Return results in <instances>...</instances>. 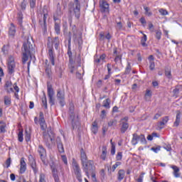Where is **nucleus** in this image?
Instances as JSON below:
<instances>
[{
    "label": "nucleus",
    "mask_w": 182,
    "mask_h": 182,
    "mask_svg": "<svg viewBox=\"0 0 182 182\" xmlns=\"http://www.w3.org/2000/svg\"><path fill=\"white\" fill-rule=\"evenodd\" d=\"M15 60L14 57H9L8 62L9 75H12L15 72Z\"/></svg>",
    "instance_id": "2eb2a0df"
},
{
    "label": "nucleus",
    "mask_w": 182,
    "mask_h": 182,
    "mask_svg": "<svg viewBox=\"0 0 182 182\" xmlns=\"http://www.w3.org/2000/svg\"><path fill=\"white\" fill-rule=\"evenodd\" d=\"M18 19L19 23H22V19H23V15L22 14V13H18Z\"/></svg>",
    "instance_id": "5fc2aeb1"
},
{
    "label": "nucleus",
    "mask_w": 182,
    "mask_h": 182,
    "mask_svg": "<svg viewBox=\"0 0 182 182\" xmlns=\"http://www.w3.org/2000/svg\"><path fill=\"white\" fill-rule=\"evenodd\" d=\"M116 28L118 31H120L123 28V24L120 21L117 22Z\"/></svg>",
    "instance_id": "864d4df0"
},
{
    "label": "nucleus",
    "mask_w": 182,
    "mask_h": 182,
    "mask_svg": "<svg viewBox=\"0 0 182 182\" xmlns=\"http://www.w3.org/2000/svg\"><path fill=\"white\" fill-rule=\"evenodd\" d=\"M171 168L173 170L174 177H176V178H178V177H180V168H178V167L176 166H173Z\"/></svg>",
    "instance_id": "cd10ccee"
},
{
    "label": "nucleus",
    "mask_w": 182,
    "mask_h": 182,
    "mask_svg": "<svg viewBox=\"0 0 182 182\" xmlns=\"http://www.w3.org/2000/svg\"><path fill=\"white\" fill-rule=\"evenodd\" d=\"M139 140H140L142 144H146L147 143L146 137L144 136V134L138 135L136 133L133 134L132 144L133 146H136V144L139 143Z\"/></svg>",
    "instance_id": "6e6552de"
},
{
    "label": "nucleus",
    "mask_w": 182,
    "mask_h": 182,
    "mask_svg": "<svg viewBox=\"0 0 182 182\" xmlns=\"http://www.w3.org/2000/svg\"><path fill=\"white\" fill-rule=\"evenodd\" d=\"M146 41H147V36H146V34H144V36L141 40V45H142V46L144 47L147 46V44L146 43Z\"/></svg>",
    "instance_id": "e433bc0d"
},
{
    "label": "nucleus",
    "mask_w": 182,
    "mask_h": 182,
    "mask_svg": "<svg viewBox=\"0 0 182 182\" xmlns=\"http://www.w3.org/2000/svg\"><path fill=\"white\" fill-rule=\"evenodd\" d=\"M69 9L70 12L73 11L75 18H77V19L80 18V1H79V0L71 1L69 4Z\"/></svg>",
    "instance_id": "39448f33"
},
{
    "label": "nucleus",
    "mask_w": 182,
    "mask_h": 182,
    "mask_svg": "<svg viewBox=\"0 0 182 182\" xmlns=\"http://www.w3.org/2000/svg\"><path fill=\"white\" fill-rule=\"evenodd\" d=\"M35 53V48H33V41L31 38H27L23 43L22 48V63L25 65L28 62L29 57L32 58V54Z\"/></svg>",
    "instance_id": "f257e3e1"
},
{
    "label": "nucleus",
    "mask_w": 182,
    "mask_h": 182,
    "mask_svg": "<svg viewBox=\"0 0 182 182\" xmlns=\"http://www.w3.org/2000/svg\"><path fill=\"white\" fill-rule=\"evenodd\" d=\"M50 134H49V131L48 133L46 132H43V141L46 143V146H50V143L55 140L53 132H50Z\"/></svg>",
    "instance_id": "9d476101"
},
{
    "label": "nucleus",
    "mask_w": 182,
    "mask_h": 182,
    "mask_svg": "<svg viewBox=\"0 0 182 182\" xmlns=\"http://www.w3.org/2000/svg\"><path fill=\"white\" fill-rule=\"evenodd\" d=\"M159 14H161V15H163V16L168 15V12L167 11V10L164 9H160Z\"/></svg>",
    "instance_id": "de8ad7c7"
},
{
    "label": "nucleus",
    "mask_w": 182,
    "mask_h": 182,
    "mask_svg": "<svg viewBox=\"0 0 182 182\" xmlns=\"http://www.w3.org/2000/svg\"><path fill=\"white\" fill-rule=\"evenodd\" d=\"M56 97L59 101L60 106L63 107V106L66 105V102H65V90L60 88L58 89Z\"/></svg>",
    "instance_id": "1a4fd4ad"
},
{
    "label": "nucleus",
    "mask_w": 182,
    "mask_h": 182,
    "mask_svg": "<svg viewBox=\"0 0 182 182\" xmlns=\"http://www.w3.org/2000/svg\"><path fill=\"white\" fill-rule=\"evenodd\" d=\"M80 160L82 164L90 161L89 159H87V155H86V152L83 149H81L80 150Z\"/></svg>",
    "instance_id": "aec40b11"
},
{
    "label": "nucleus",
    "mask_w": 182,
    "mask_h": 182,
    "mask_svg": "<svg viewBox=\"0 0 182 182\" xmlns=\"http://www.w3.org/2000/svg\"><path fill=\"white\" fill-rule=\"evenodd\" d=\"M53 45L55 49L58 50V49H59V46L60 45V41L59 40V37H55L53 38L48 37L47 43L49 60L50 62H51L53 66H55V54L53 53Z\"/></svg>",
    "instance_id": "f03ea898"
},
{
    "label": "nucleus",
    "mask_w": 182,
    "mask_h": 182,
    "mask_svg": "<svg viewBox=\"0 0 182 182\" xmlns=\"http://www.w3.org/2000/svg\"><path fill=\"white\" fill-rule=\"evenodd\" d=\"M75 107L73 106L70 107V119L69 122H70L72 124L73 129H77V126L80 124L79 122V115L77 113L74 112Z\"/></svg>",
    "instance_id": "20e7f679"
},
{
    "label": "nucleus",
    "mask_w": 182,
    "mask_h": 182,
    "mask_svg": "<svg viewBox=\"0 0 182 182\" xmlns=\"http://www.w3.org/2000/svg\"><path fill=\"white\" fill-rule=\"evenodd\" d=\"M102 154L100 155V159L102 160H106V157L107 156V147L106 146H103L102 149Z\"/></svg>",
    "instance_id": "393cba45"
},
{
    "label": "nucleus",
    "mask_w": 182,
    "mask_h": 182,
    "mask_svg": "<svg viewBox=\"0 0 182 182\" xmlns=\"http://www.w3.org/2000/svg\"><path fill=\"white\" fill-rule=\"evenodd\" d=\"M125 173L126 172L123 169H120L118 171L117 178H118L119 181H122V180H123V178H124Z\"/></svg>",
    "instance_id": "c85d7f7f"
},
{
    "label": "nucleus",
    "mask_w": 182,
    "mask_h": 182,
    "mask_svg": "<svg viewBox=\"0 0 182 182\" xmlns=\"http://www.w3.org/2000/svg\"><path fill=\"white\" fill-rule=\"evenodd\" d=\"M115 154H116V146L114 144H112L111 148V154L112 156H114Z\"/></svg>",
    "instance_id": "603ef678"
},
{
    "label": "nucleus",
    "mask_w": 182,
    "mask_h": 182,
    "mask_svg": "<svg viewBox=\"0 0 182 182\" xmlns=\"http://www.w3.org/2000/svg\"><path fill=\"white\" fill-rule=\"evenodd\" d=\"M119 166H122V162H116L115 164L112 166V167L107 166V170L109 174H112V173H114V171L116 170L117 168L119 167Z\"/></svg>",
    "instance_id": "4be33fe9"
},
{
    "label": "nucleus",
    "mask_w": 182,
    "mask_h": 182,
    "mask_svg": "<svg viewBox=\"0 0 182 182\" xmlns=\"http://www.w3.org/2000/svg\"><path fill=\"white\" fill-rule=\"evenodd\" d=\"M144 9L145 11V15H147V16H151V15H153V13L150 11V9H149V7L144 6Z\"/></svg>",
    "instance_id": "58836bf2"
},
{
    "label": "nucleus",
    "mask_w": 182,
    "mask_h": 182,
    "mask_svg": "<svg viewBox=\"0 0 182 182\" xmlns=\"http://www.w3.org/2000/svg\"><path fill=\"white\" fill-rule=\"evenodd\" d=\"M97 130H99V128L97 127V122L95 121L92 123V132L94 134H96V133H97Z\"/></svg>",
    "instance_id": "473e14b6"
},
{
    "label": "nucleus",
    "mask_w": 182,
    "mask_h": 182,
    "mask_svg": "<svg viewBox=\"0 0 182 182\" xmlns=\"http://www.w3.org/2000/svg\"><path fill=\"white\" fill-rule=\"evenodd\" d=\"M4 90L6 92H7V93H11V92L14 93V92H15L12 87V82L11 80L6 81L4 85Z\"/></svg>",
    "instance_id": "6ab92c4d"
},
{
    "label": "nucleus",
    "mask_w": 182,
    "mask_h": 182,
    "mask_svg": "<svg viewBox=\"0 0 182 182\" xmlns=\"http://www.w3.org/2000/svg\"><path fill=\"white\" fill-rule=\"evenodd\" d=\"M39 122L41 130H43V132H46V128L48 127V125H46L45 119H39Z\"/></svg>",
    "instance_id": "a878e982"
},
{
    "label": "nucleus",
    "mask_w": 182,
    "mask_h": 182,
    "mask_svg": "<svg viewBox=\"0 0 182 182\" xmlns=\"http://www.w3.org/2000/svg\"><path fill=\"white\" fill-rule=\"evenodd\" d=\"M57 146H58V151L60 153L65 152V149L63 148V144H62L61 141H57Z\"/></svg>",
    "instance_id": "2f4dec72"
},
{
    "label": "nucleus",
    "mask_w": 182,
    "mask_h": 182,
    "mask_svg": "<svg viewBox=\"0 0 182 182\" xmlns=\"http://www.w3.org/2000/svg\"><path fill=\"white\" fill-rule=\"evenodd\" d=\"M56 14L58 15V16H60V15H62V8L60 7V4H57V10H56Z\"/></svg>",
    "instance_id": "ea45409f"
},
{
    "label": "nucleus",
    "mask_w": 182,
    "mask_h": 182,
    "mask_svg": "<svg viewBox=\"0 0 182 182\" xmlns=\"http://www.w3.org/2000/svg\"><path fill=\"white\" fill-rule=\"evenodd\" d=\"M73 168L77 180L79 182H82V170L80 166H79V164L75 159L73 161Z\"/></svg>",
    "instance_id": "0eeeda50"
},
{
    "label": "nucleus",
    "mask_w": 182,
    "mask_h": 182,
    "mask_svg": "<svg viewBox=\"0 0 182 182\" xmlns=\"http://www.w3.org/2000/svg\"><path fill=\"white\" fill-rule=\"evenodd\" d=\"M38 152L40 154V157L46 166H48V161L46 160V150L43 148V146L39 145L38 149Z\"/></svg>",
    "instance_id": "f8f14e48"
},
{
    "label": "nucleus",
    "mask_w": 182,
    "mask_h": 182,
    "mask_svg": "<svg viewBox=\"0 0 182 182\" xmlns=\"http://www.w3.org/2000/svg\"><path fill=\"white\" fill-rule=\"evenodd\" d=\"M114 62L117 63V62H122V55H117L114 58Z\"/></svg>",
    "instance_id": "bf43d9fd"
},
{
    "label": "nucleus",
    "mask_w": 182,
    "mask_h": 182,
    "mask_svg": "<svg viewBox=\"0 0 182 182\" xmlns=\"http://www.w3.org/2000/svg\"><path fill=\"white\" fill-rule=\"evenodd\" d=\"M130 72H132V65H130V63H128L126 67V69H125L124 74L129 75V73H130Z\"/></svg>",
    "instance_id": "4c0bfd02"
},
{
    "label": "nucleus",
    "mask_w": 182,
    "mask_h": 182,
    "mask_svg": "<svg viewBox=\"0 0 182 182\" xmlns=\"http://www.w3.org/2000/svg\"><path fill=\"white\" fill-rule=\"evenodd\" d=\"M51 168L55 182H60L59 180V176H58V170L55 167H51Z\"/></svg>",
    "instance_id": "b1692460"
},
{
    "label": "nucleus",
    "mask_w": 182,
    "mask_h": 182,
    "mask_svg": "<svg viewBox=\"0 0 182 182\" xmlns=\"http://www.w3.org/2000/svg\"><path fill=\"white\" fill-rule=\"evenodd\" d=\"M45 178H46L45 174L44 173H41L40 174L39 182H46V180Z\"/></svg>",
    "instance_id": "8fccbe9b"
},
{
    "label": "nucleus",
    "mask_w": 182,
    "mask_h": 182,
    "mask_svg": "<svg viewBox=\"0 0 182 182\" xmlns=\"http://www.w3.org/2000/svg\"><path fill=\"white\" fill-rule=\"evenodd\" d=\"M48 6H44L38 14L39 24L44 32H46L47 29L46 19H48Z\"/></svg>",
    "instance_id": "7ed1b4c3"
},
{
    "label": "nucleus",
    "mask_w": 182,
    "mask_h": 182,
    "mask_svg": "<svg viewBox=\"0 0 182 182\" xmlns=\"http://www.w3.org/2000/svg\"><path fill=\"white\" fill-rule=\"evenodd\" d=\"M100 6L102 12H109V4L106 1L101 0L100 1Z\"/></svg>",
    "instance_id": "a211bd4d"
},
{
    "label": "nucleus",
    "mask_w": 182,
    "mask_h": 182,
    "mask_svg": "<svg viewBox=\"0 0 182 182\" xmlns=\"http://www.w3.org/2000/svg\"><path fill=\"white\" fill-rule=\"evenodd\" d=\"M6 127V124L4 122H0V132L1 133H5L6 132V129H5Z\"/></svg>",
    "instance_id": "72a5a7b5"
},
{
    "label": "nucleus",
    "mask_w": 182,
    "mask_h": 182,
    "mask_svg": "<svg viewBox=\"0 0 182 182\" xmlns=\"http://www.w3.org/2000/svg\"><path fill=\"white\" fill-rule=\"evenodd\" d=\"M117 124V120L116 119H111L108 122V126L112 127V126H116Z\"/></svg>",
    "instance_id": "a19ab883"
},
{
    "label": "nucleus",
    "mask_w": 182,
    "mask_h": 182,
    "mask_svg": "<svg viewBox=\"0 0 182 182\" xmlns=\"http://www.w3.org/2000/svg\"><path fill=\"white\" fill-rule=\"evenodd\" d=\"M91 176L92 178L93 182H97V179H96V173L94 172L91 173Z\"/></svg>",
    "instance_id": "052dcab7"
},
{
    "label": "nucleus",
    "mask_w": 182,
    "mask_h": 182,
    "mask_svg": "<svg viewBox=\"0 0 182 182\" xmlns=\"http://www.w3.org/2000/svg\"><path fill=\"white\" fill-rule=\"evenodd\" d=\"M82 170L85 171L87 177H90V173H94L96 170V167L93 166V161L90 160L84 164H82Z\"/></svg>",
    "instance_id": "423d86ee"
},
{
    "label": "nucleus",
    "mask_w": 182,
    "mask_h": 182,
    "mask_svg": "<svg viewBox=\"0 0 182 182\" xmlns=\"http://www.w3.org/2000/svg\"><path fill=\"white\" fill-rule=\"evenodd\" d=\"M144 176V173L142 172L141 175L139 176V178L137 179L138 182H143V177Z\"/></svg>",
    "instance_id": "69168bd1"
},
{
    "label": "nucleus",
    "mask_w": 182,
    "mask_h": 182,
    "mask_svg": "<svg viewBox=\"0 0 182 182\" xmlns=\"http://www.w3.org/2000/svg\"><path fill=\"white\" fill-rule=\"evenodd\" d=\"M61 159H62V161H63L64 164H68V158H66V156L62 155Z\"/></svg>",
    "instance_id": "e2e57ef3"
},
{
    "label": "nucleus",
    "mask_w": 182,
    "mask_h": 182,
    "mask_svg": "<svg viewBox=\"0 0 182 182\" xmlns=\"http://www.w3.org/2000/svg\"><path fill=\"white\" fill-rule=\"evenodd\" d=\"M123 158V154L122 152H118L116 156V160L119 161Z\"/></svg>",
    "instance_id": "09e8293b"
},
{
    "label": "nucleus",
    "mask_w": 182,
    "mask_h": 182,
    "mask_svg": "<svg viewBox=\"0 0 182 182\" xmlns=\"http://www.w3.org/2000/svg\"><path fill=\"white\" fill-rule=\"evenodd\" d=\"M162 122L166 124L167 122H168V117L166 116L162 119Z\"/></svg>",
    "instance_id": "774afa93"
},
{
    "label": "nucleus",
    "mask_w": 182,
    "mask_h": 182,
    "mask_svg": "<svg viewBox=\"0 0 182 182\" xmlns=\"http://www.w3.org/2000/svg\"><path fill=\"white\" fill-rule=\"evenodd\" d=\"M42 103L45 107V109H48V101L46 100V95L44 94V97L42 98Z\"/></svg>",
    "instance_id": "37998d69"
},
{
    "label": "nucleus",
    "mask_w": 182,
    "mask_h": 182,
    "mask_svg": "<svg viewBox=\"0 0 182 182\" xmlns=\"http://www.w3.org/2000/svg\"><path fill=\"white\" fill-rule=\"evenodd\" d=\"M73 39L76 41V39L78 41V45L80 46L82 43V33L77 31V28H76V26H73Z\"/></svg>",
    "instance_id": "ddd939ff"
},
{
    "label": "nucleus",
    "mask_w": 182,
    "mask_h": 182,
    "mask_svg": "<svg viewBox=\"0 0 182 182\" xmlns=\"http://www.w3.org/2000/svg\"><path fill=\"white\" fill-rule=\"evenodd\" d=\"M11 163V158L7 159V160H6V162H5V164H6V168H8L9 167H10Z\"/></svg>",
    "instance_id": "6e6d98bb"
},
{
    "label": "nucleus",
    "mask_w": 182,
    "mask_h": 182,
    "mask_svg": "<svg viewBox=\"0 0 182 182\" xmlns=\"http://www.w3.org/2000/svg\"><path fill=\"white\" fill-rule=\"evenodd\" d=\"M160 149L161 147L160 146H157V147H152L151 149V150H152V151H154V153H157L158 151H160Z\"/></svg>",
    "instance_id": "0e129e2a"
},
{
    "label": "nucleus",
    "mask_w": 182,
    "mask_h": 182,
    "mask_svg": "<svg viewBox=\"0 0 182 182\" xmlns=\"http://www.w3.org/2000/svg\"><path fill=\"white\" fill-rule=\"evenodd\" d=\"M181 119V112H180V110H177L176 121L174 122V124H173L174 126H176V127H178V125L180 124Z\"/></svg>",
    "instance_id": "5701e85b"
},
{
    "label": "nucleus",
    "mask_w": 182,
    "mask_h": 182,
    "mask_svg": "<svg viewBox=\"0 0 182 182\" xmlns=\"http://www.w3.org/2000/svg\"><path fill=\"white\" fill-rule=\"evenodd\" d=\"M36 4V0H30L31 8H35Z\"/></svg>",
    "instance_id": "680f3d73"
},
{
    "label": "nucleus",
    "mask_w": 182,
    "mask_h": 182,
    "mask_svg": "<svg viewBox=\"0 0 182 182\" xmlns=\"http://www.w3.org/2000/svg\"><path fill=\"white\" fill-rule=\"evenodd\" d=\"M68 55L70 59L69 68H70L71 73H73L76 70V65H75V61L73 60V57L72 56V50H70V46H68Z\"/></svg>",
    "instance_id": "4468645a"
},
{
    "label": "nucleus",
    "mask_w": 182,
    "mask_h": 182,
    "mask_svg": "<svg viewBox=\"0 0 182 182\" xmlns=\"http://www.w3.org/2000/svg\"><path fill=\"white\" fill-rule=\"evenodd\" d=\"M47 92H48V96L49 98V103L51 105V106H53L55 105V90H53V87H52V85H47Z\"/></svg>",
    "instance_id": "9b49d317"
},
{
    "label": "nucleus",
    "mask_w": 182,
    "mask_h": 182,
    "mask_svg": "<svg viewBox=\"0 0 182 182\" xmlns=\"http://www.w3.org/2000/svg\"><path fill=\"white\" fill-rule=\"evenodd\" d=\"M9 33L11 36H14L15 35V33H16V30L15 29V26H14V23L11 24V27L9 28Z\"/></svg>",
    "instance_id": "7c9ffc66"
},
{
    "label": "nucleus",
    "mask_w": 182,
    "mask_h": 182,
    "mask_svg": "<svg viewBox=\"0 0 182 182\" xmlns=\"http://www.w3.org/2000/svg\"><path fill=\"white\" fill-rule=\"evenodd\" d=\"M103 107H106V109H110V100L109 98L103 102Z\"/></svg>",
    "instance_id": "c9c22d12"
},
{
    "label": "nucleus",
    "mask_w": 182,
    "mask_h": 182,
    "mask_svg": "<svg viewBox=\"0 0 182 182\" xmlns=\"http://www.w3.org/2000/svg\"><path fill=\"white\" fill-rule=\"evenodd\" d=\"M20 165V173L23 174V173L26 171V162H25V159L23 158L21 159Z\"/></svg>",
    "instance_id": "412c9836"
},
{
    "label": "nucleus",
    "mask_w": 182,
    "mask_h": 182,
    "mask_svg": "<svg viewBox=\"0 0 182 182\" xmlns=\"http://www.w3.org/2000/svg\"><path fill=\"white\" fill-rule=\"evenodd\" d=\"M18 141L22 143L23 141V133L22 132H19L18 134Z\"/></svg>",
    "instance_id": "c03bdc74"
},
{
    "label": "nucleus",
    "mask_w": 182,
    "mask_h": 182,
    "mask_svg": "<svg viewBox=\"0 0 182 182\" xmlns=\"http://www.w3.org/2000/svg\"><path fill=\"white\" fill-rule=\"evenodd\" d=\"M21 6L23 11H25L26 9V1H25V0H23V2H21Z\"/></svg>",
    "instance_id": "4d7b16f0"
},
{
    "label": "nucleus",
    "mask_w": 182,
    "mask_h": 182,
    "mask_svg": "<svg viewBox=\"0 0 182 182\" xmlns=\"http://www.w3.org/2000/svg\"><path fill=\"white\" fill-rule=\"evenodd\" d=\"M11 103V97L8 95L4 96V105L6 106H10Z\"/></svg>",
    "instance_id": "f704fd0d"
},
{
    "label": "nucleus",
    "mask_w": 182,
    "mask_h": 182,
    "mask_svg": "<svg viewBox=\"0 0 182 182\" xmlns=\"http://www.w3.org/2000/svg\"><path fill=\"white\" fill-rule=\"evenodd\" d=\"M13 87H14V90L16 91V92L14 93L15 97H16V99H19V95H18V93H19V87H18V85L16 84V82H15L13 85Z\"/></svg>",
    "instance_id": "c756f323"
},
{
    "label": "nucleus",
    "mask_w": 182,
    "mask_h": 182,
    "mask_svg": "<svg viewBox=\"0 0 182 182\" xmlns=\"http://www.w3.org/2000/svg\"><path fill=\"white\" fill-rule=\"evenodd\" d=\"M54 29L57 35H60V21L55 23Z\"/></svg>",
    "instance_id": "bb28decb"
},
{
    "label": "nucleus",
    "mask_w": 182,
    "mask_h": 182,
    "mask_svg": "<svg viewBox=\"0 0 182 182\" xmlns=\"http://www.w3.org/2000/svg\"><path fill=\"white\" fill-rule=\"evenodd\" d=\"M156 39H158V41H160V39H161V31L158 30L156 31Z\"/></svg>",
    "instance_id": "49530a36"
},
{
    "label": "nucleus",
    "mask_w": 182,
    "mask_h": 182,
    "mask_svg": "<svg viewBox=\"0 0 182 182\" xmlns=\"http://www.w3.org/2000/svg\"><path fill=\"white\" fill-rule=\"evenodd\" d=\"M164 124H166L164 122H163L162 121L160 122L159 123H158V127L159 129H161L164 127Z\"/></svg>",
    "instance_id": "338daca9"
},
{
    "label": "nucleus",
    "mask_w": 182,
    "mask_h": 182,
    "mask_svg": "<svg viewBox=\"0 0 182 182\" xmlns=\"http://www.w3.org/2000/svg\"><path fill=\"white\" fill-rule=\"evenodd\" d=\"M25 133H26V135H25L26 141H31V132H28V130H26Z\"/></svg>",
    "instance_id": "79ce46f5"
},
{
    "label": "nucleus",
    "mask_w": 182,
    "mask_h": 182,
    "mask_svg": "<svg viewBox=\"0 0 182 182\" xmlns=\"http://www.w3.org/2000/svg\"><path fill=\"white\" fill-rule=\"evenodd\" d=\"M28 161L31 167L34 171V173L36 174L38 173V167H36V161H35V158L32 155L28 156Z\"/></svg>",
    "instance_id": "f3484780"
},
{
    "label": "nucleus",
    "mask_w": 182,
    "mask_h": 182,
    "mask_svg": "<svg viewBox=\"0 0 182 182\" xmlns=\"http://www.w3.org/2000/svg\"><path fill=\"white\" fill-rule=\"evenodd\" d=\"M150 65H149V69L151 70H154V68L156 67V65H154V61H150Z\"/></svg>",
    "instance_id": "13d9d810"
},
{
    "label": "nucleus",
    "mask_w": 182,
    "mask_h": 182,
    "mask_svg": "<svg viewBox=\"0 0 182 182\" xmlns=\"http://www.w3.org/2000/svg\"><path fill=\"white\" fill-rule=\"evenodd\" d=\"M129 120V117H125L121 119V133L124 134L127 132V129H129V123H127V121Z\"/></svg>",
    "instance_id": "dca6fc26"
},
{
    "label": "nucleus",
    "mask_w": 182,
    "mask_h": 182,
    "mask_svg": "<svg viewBox=\"0 0 182 182\" xmlns=\"http://www.w3.org/2000/svg\"><path fill=\"white\" fill-rule=\"evenodd\" d=\"M165 76H166V77H168V79H171V70L168 69L166 70Z\"/></svg>",
    "instance_id": "a18cd8bd"
},
{
    "label": "nucleus",
    "mask_w": 182,
    "mask_h": 182,
    "mask_svg": "<svg viewBox=\"0 0 182 182\" xmlns=\"http://www.w3.org/2000/svg\"><path fill=\"white\" fill-rule=\"evenodd\" d=\"M46 73L48 75V77H50V75L52 73V70H50V68H46Z\"/></svg>",
    "instance_id": "3c124183"
}]
</instances>
